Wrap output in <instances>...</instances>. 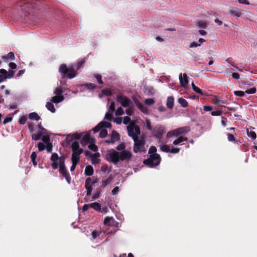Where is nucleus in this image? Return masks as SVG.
Segmentation results:
<instances>
[{
    "label": "nucleus",
    "instance_id": "37",
    "mask_svg": "<svg viewBox=\"0 0 257 257\" xmlns=\"http://www.w3.org/2000/svg\"><path fill=\"white\" fill-rule=\"evenodd\" d=\"M144 124L145 127L149 131H151L152 130V127L151 126V121L148 120L146 119L145 121L144 122Z\"/></svg>",
    "mask_w": 257,
    "mask_h": 257
},
{
    "label": "nucleus",
    "instance_id": "11",
    "mask_svg": "<svg viewBox=\"0 0 257 257\" xmlns=\"http://www.w3.org/2000/svg\"><path fill=\"white\" fill-rule=\"evenodd\" d=\"M15 72L13 70H9V73L8 72L4 69H0V82H3L7 78H11L14 75Z\"/></svg>",
    "mask_w": 257,
    "mask_h": 257
},
{
    "label": "nucleus",
    "instance_id": "30",
    "mask_svg": "<svg viewBox=\"0 0 257 257\" xmlns=\"http://www.w3.org/2000/svg\"><path fill=\"white\" fill-rule=\"evenodd\" d=\"M197 26L200 28L206 29L208 26V23L205 21H199L197 22Z\"/></svg>",
    "mask_w": 257,
    "mask_h": 257
},
{
    "label": "nucleus",
    "instance_id": "21",
    "mask_svg": "<svg viewBox=\"0 0 257 257\" xmlns=\"http://www.w3.org/2000/svg\"><path fill=\"white\" fill-rule=\"evenodd\" d=\"M93 172V168L91 166L88 165L86 167L84 171V174L86 176H92Z\"/></svg>",
    "mask_w": 257,
    "mask_h": 257
},
{
    "label": "nucleus",
    "instance_id": "53",
    "mask_svg": "<svg viewBox=\"0 0 257 257\" xmlns=\"http://www.w3.org/2000/svg\"><path fill=\"white\" fill-rule=\"evenodd\" d=\"M113 121L117 124H120L122 122V118L117 117L113 119Z\"/></svg>",
    "mask_w": 257,
    "mask_h": 257
},
{
    "label": "nucleus",
    "instance_id": "7",
    "mask_svg": "<svg viewBox=\"0 0 257 257\" xmlns=\"http://www.w3.org/2000/svg\"><path fill=\"white\" fill-rule=\"evenodd\" d=\"M134 141V152L135 153L146 152L145 137H141Z\"/></svg>",
    "mask_w": 257,
    "mask_h": 257
},
{
    "label": "nucleus",
    "instance_id": "58",
    "mask_svg": "<svg viewBox=\"0 0 257 257\" xmlns=\"http://www.w3.org/2000/svg\"><path fill=\"white\" fill-rule=\"evenodd\" d=\"M119 192V188L118 187H114L113 190L111 191V193L112 195H114L117 194Z\"/></svg>",
    "mask_w": 257,
    "mask_h": 257
},
{
    "label": "nucleus",
    "instance_id": "35",
    "mask_svg": "<svg viewBox=\"0 0 257 257\" xmlns=\"http://www.w3.org/2000/svg\"><path fill=\"white\" fill-rule=\"evenodd\" d=\"M31 134H32V139L34 140L38 141V140H39L41 138L42 135V131L41 130L40 133L36 134H33V133H31Z\"/></svg>",
    "mask_w": 257,
    "mask_h": 257
},
{
    "label": "nucleus",
    "instance_id": "59",
    "mask_svg": "<svg viewBox=\"0 0 257 257\" xmlns=\"http://www.w3.org/2000/svg\"><path fill=\"white\" fill-rule=\"evenodd\" d=\"M12 117H7L5 118L3 123L4 124H6V123L11 122L12 120Z\"/></svg>",
    "mask_w": 257,
    "mask_h": 257
},
{
    "label": "nucleus",
    "instance_id": "54",
    "mask_svg": "<svg viewBox=\"0 0 257 257\" xmlns=\"http://www.w3.org/2000/svg\"><path fill=\"white\" fill-rule=\"evenodd\" d=\"M227 139H228V141H229V142L235 141V138H234V137L233 136V135L230 134H228L227 135Z\"/></svg>",
    "mask_w": 257,
    "mask_h": 257
},
{
    "label": "nucleus",
    "instance_id": "62",
    "mask_svg": "<svg viewBox=\"0 0 257 257\" xmlns=\"http://www.w3.org/2000/svg\"><path fill=\"white\" fill-rule=\"evenodd\" d=\"M100 194V191H97L96 192H95L92 196V199L94 200L98 198L99 197Z\"/></svg>",
    "mask_w": 257,
    "mask_h": 257
},
{
    "label": "nucleus",
    "instance_id": "47",
    "mask_svg": "<svg viewBox=\"0 0 257 257\" xmlns=\"http://www.w3.org/2000/svg\"><path fill=\"white\" fill-rule=\"evenodd\" d=\"M223 112L221 110H216L212 111L211 114L212 116H219L222 114Z\"/></svg>",
    "mask_w": 257,
    "mask_h": 257
},
{
    "label": "nucleus",
    "instance_id": "51",
    "mask_svg": "<svg viewBox=\"0 0 257 257\" xmlns=\"http://www.w3.org/2000/svg\"><path fill=\"white\" fill-rule=\"evenodd\" d=\"M234 94L235 95L237 96H243L244 95V92L242 91H235L234 92Z\"/></svg>",
    "mask_w": 257,
    "mask_h": 257
},
{
    "label": "nucleus",
    "instance_id": "43",
    "mask_svg": "<svg viewBox=\"0 0 257 257\" xmlns=\"http://www.w3.org/2000/svg\"><path fill=\"white\" fill-rule=\"evenodd\" d=\"M62 92L63 91L61 87L56 88L54 91V93L56 95L55 96H60Z\"/></svg>",
    "mask_w": 257,
    "mask_h": 257
},
{
    "label": "nucleus",
    "instance_id": "14",
    "mask_svg": "<svg viewBox=\"0 0 257 257\" xmlns=\"http://www.w3.org/2000/svg\"><path fill=\"white\" fill-rule=\"evenodd\" d=\"M115 110V103L111 102L108 111L105 113L104 119L107 120H111L112 118V113Z\"/></svg>",
    "mask_w": 257,
    "mask_h": 257
},
{
    "label": "nucleus",
    "instance_id": "9",
    "mask_svg": "<svg viewBox=\"0 0 257 257\" xmlns=\"http://www.w3.org/2000/svg\"><path fill=\"white\" fill-rule=\"evenodd\" d=\"M129 136L132 138L134 141L139 139L140 135V130L139 127L135 124H131L127 126Z\"/></svg>",
    "mask_w": 257,
    "mask_h": 257
},
{
    "label": "nucleus",
    "instance_id": "19",
    "mask_svg": "<svg viewBox=\"0 0 257 257\" xmlns=\"http://www.w3.org/2000/svg\"><path fill=\"white\" fill-rule=\"evenodd\" d=\"M64 99V97L63 95L54 96L51 99V101L54 103H58L62 102Z\"/></svg>",
    "mask_w": 257,
    "mask_h": 257
},
{
    "label": "nucleus",
    "instance_id": "4",
    "mask_svg": "<svg viewBox=\"0 0 257 257\" xmlns=\"http://www.w3.org/2000/svg\"><path fill=\"white\" fill-rule=\"evenodd\" d=\"M84 63V60H81L77 63V69H75L74 66L71 65L68 67L65 64H62L60 66L59 71L63 74H67L69 79L74 78L77 74V70L81 68Z\"/></svg>",
    "mask_w": 257,
    "mask_h": 257
},
{
    "label": "nucleus",
    "instance_id": "42",
    "mask_svg": "<svg viewBox=\"0 0 257 257\" xmlns=\"http://www.w3.org/2000/svg\"><path fill=\"white\" fill-rule=\"evenodd\" d=\"M156 152H157L156 148L154 146L151 147L149 150V153L150 154V156H151L152 155L157 154L156 153Z\"/></svg>",
    "mask_w": 257,
    "mask_h": 257
},
{
    "label": "nucleus",
    "instance_id": "6",
    "mask_svg": "<svg viewBox=\"0 0 257 257\" xmlns=\"http://www.w3.org/2000/svg\"><path fill=\"white\" fill-rule=\"evenodd\" d=\"M190 129L189 126H184L179 127L172 131H169L166 135L167 138L172 137H178L182 135H184L190 132Z\"/></svg>",
    "mask_w": 257,
    "mask_h": 257
},
{
    "label": "nucleus",
    "instance_id": "61",
    "mask_svg": "<svg viewBox=\"0 0 257 257\" xmlns=\"http://www.w3.org/2000/svg\"><path fill=\"white\" fill-rule=\"evenodd\" d=\"M163 134H154V136L158 139L159 142H161V139L162 138V136Z\"/></svg>",
    "mask_w": 257,
    "mask_h": 257
},
{
    "label": "nucleus",
    "instance_id": "55",
    "mask_svg": "<svg viewBox=\"0 0 257 257\" xmlns=\"http://www.w3.org/2000/svg\"><path fill=\"white\" fill-rule=\"evenodd\" d=\"M133 109L131 106L128 107V108L126 110V113L130 116L133 114Z\"/></svg>",
    "mask_w": 257,
    "mask_h": 257
},
{
    "label": "nucleus",
    "instance_id": "23",
    "mask_svg": "<svg viewBox=\"0 0 257 257\" xmlns=\"http://www.w3.org/2000/svg\"><path fill=\"white\" fill-rule=\"evenodd\" d=\"M229 13L231 15H234L237 17H239L241 16V12L240 10L237 8H234L229 11Z\"/></svg>",
    "mask_w": 257,
    "mask_h": 257
},
{
    "label": "nucleus",
    "instance_id": "26",
    "mask_svg": "<svg viewBox=\"0 0 257 257\" xmlns=\"http://www.w3.org/2000/svg\"><path fill=\"white\" fill-rule=\"evenodd\" d=\"M159 146H160V149L162 151H163L164 152H166V153H170V146L163 144L160 145Z\"/></svg>",
    "mask_w": 257,
    "mask_h": 257
},
{
    "label": "nucleus",
    "instance_id": "63",
    "mask_svg": "<svg viewBox=\"0 0 257 257\" xmlns=\"http://www.w3.org/2000/svg\"><path fill=\"white\" fill-rule=\"evenodd\" d=\"M102 93L106 96L111 95L112 94L111 91L109 90H102Z\"/></svg>",
    "mask_w": 257,
    "mask_h": 257
},
{
    "label": "nucleus",
    "instance_id": "49",
    "mask_svg": "<svg viewBox=\"0 0 257 257\" xmlns=\"http://www.w3.org/2000/svg\"><path fill=\"white\" fill-rule=\"evenodd\" d=\"M180 151V149L178 148H172L170 149V153L172 154H177Z\"/></svg>",
    "mask_w": 257,
    "mask_h": 257
},
{
    "label": "nucleus",
    "instance_id": "24",
    "mask_svg": "<svg viewBox=\"0 0 257 257\" xmlns=\"http://www.w3.org/2000/svg\"><path fill=\"white\" fill-rule=\"evenodd\" d=\"M174 99L173 96H169L168 97L167 100L166 105L168 108L171 109L174 106Z\"/></svg>",
    "mask_w": 257,
    "mask_h": 257
},
{
    "label": "nucleus",
    "instance_id": "57",
    "mask_svg": "<svg viewBox=\"0 0 257 257\" xmlns=\"http://www.w3.org/2000/svg\"><path fill=\"white\" fill-rule=\"evenodd\" d=\"M95 77L97 79V82H98V83L99 84H103V82H102V81L101 80V75H95Z\"/></svg>",
    "mask_w": 257,
    "mask_h": 257
},
{
    "label": "nucleus",
    "instance_id": "50",
    "mask_svg": "<svg viewBox=\"0 0 257 257\" xmlns=\"http://www.w3.org/2000/svg\"><path fill=\"white\" fill-rule=\"evenodd\" d=\"M38 148L40 151H42L45 150L46 147L44 144L39 143L38 144Z\"/></svg>",
    "mask_w": 257,
    "mask_h": 257
},
{
    "label": "nucleus",
    "instance_id": "8",
    "mask_svg": "<svg viewBox=\"0 0 257 257\" xmlns=\"http://www.w3.org/2000/svg\"><path fill=\"white\" fill-rule=\"evenodd\" d=\"M161 161V157L159 154H154L150 158L144 161V163L149 167H154L158 166Z\"/></svg>",
    "mask_w": 257,
    "mask_h": 257
},
{
    "label": "nucleus",
    "instance_id": "52",
    "mask_svg": "<svg viewBox=\"0 0 257 257\" xmlns=\"http://www.w3.org/2000/svg\"><path fill=\"white\" fill-rule=\"evenodd\" d=\"M131 121V118L128 116H125L123 118V122L125 124H128Z\"/></svg>",
    "mask_w": 257,
    "mask_h": 257
},
{
    "label": "nucleus",
    "instance_id": "25",
    "mask_svg": "<svg viewBox=\"0 0 257 257\" xmlns=\"http://www.w3.org/2000/svg\"><path fill=\"white\" fill-rule=\"evenodd\" d=\"M52 101L47 102L46 107L51 112L54 113L56 111V109Z\"/></svg>",
    "mask_w": 257,
    "mask_h": 257
},
{
    "label": "nucleus",
    "instance_id": "2",
    "mask_svg": "<svg viewBox=\"0 0 257 257\" xmlns=\"http://www.w3.org/2000/svg\"><path fill=\"white\" fill-rule=\"evenodd\" d=\"M81 135L80 134H75L72 135V141H73L71 147L72 149V154L71 161L72 165L70 167V171L73 172L76 168V167L79 162L80 155L82 153V149L80 148L79 143L77 140H80Z\"/></svg>",
    "mask_w": 257,
    "mask_h": 257
},
{
    "label": "nucleus",
    "instance_id": "60",
    "mask_svg": "<svg viewBox=\"0 0 257 257\" xmlns=\"http://www.w3.org/2000/svg\"><path fill=\"white\" fill-rule=\"evenodd\" d=\"M46 149L48 152H51L52 150V145L51 143L46 144Z\"/></svg>",
    "mask_w": 257,
    "mask_h": 257
},
{
    "label": "nucleus",
    "instance_id": "16",
    "mask_svg": "<svg viewBox=\"0 0 257 257\" xmlns=\"http://www.w3.org/2000/svg\"><path fill=\"white\" fill-rule=\"evenodd\" d=\"M39 128L42 131V135L41 137V139L43 141L44 143H45L46 144L50 143V137L46 133V130L43 128L41 127L40 126H39Z\"/></svg>",
    "mask_w": 257,
    "mask_h": 257
},
{
    "label": "nucleus",
    "instance_id": "13",
    "mask_svg": "<svg viewBox=\"0 0 257 257\" xmlns=\"http://www.w3.org/2000/svg\"><path fill=\"white\" fill-rule=\"evenodd\" d=\"M102 233L101 231H98L96 230H93L91 232V237L90 240L92 242L98 243L101 240L100 235Z\"/></svg>",
    "mask_w": 257,
    "mask_h": 257
},
{
    "label": "nucleus",
    "instance_id": "41",
    "mask_svg": "<svg viewBox=\"0 0 257 257\" xmlns=\"http://www.w3.org/2000/svg\"><path fill=\"white\" fill-rule=\"evenodd\" d=\"M83 86L89 90L93 89L96 87V86L92 83L85 84Z\"/></svg>",
    "mask_w": 257,
    "mask_h": 257
},
{
    "label": "nucleus",
    "instance_id": "10",
    "mask_svg": "<svg viewBox=\"0 0 257 257\" xmlns=\"http://www.w3.org/2000/svg\"><path fill=\"white\" fill-rule=\"evenodd\" d=\"M116 100L124 107H129L133 104L132 101L128 98L121 94L117 95Z\"/></svg>",
    "mask_w": 257,
    "mask_h": 257
},
{
    "label": "nucleus",
    "instance_id": "28",
    "mask_svg": "<svg viewBox=\"0 0 257 257\" xmlns=\"http://www.w3.org/2000/svg\"><path fill=\"white\" fill-rule=\"evenodd\" d=\"M137 107L139 108V109L144 113H147L148 112V108L143 105L142 103L140 102H138L137 103Z\"/></svg>",
    "mask_w": 257,
    "mask_h": 257
},
{
    "label": "nucleus",
    "instance_id": "20",
    "mask_svg": "<svg viewBox=\"0 0 257 257\" xmlns=\"http://www.w3.org/2000/svg\"><path fill=\"white\" fill-rule=\"evenodd\" d=\"M205 42V40L203 38H200L198 40V42H193L190 43V48H195V47H198L200 46L204 42Z\"/></svg>",
    "mask_w": 257,
    "mask_h": 257
},
{
    "label": "nucleus",
    "instance_id": "45",
    "mask_svg": "<svg viewBox=\"0 0 257 257\" xmlns=\"http://www.w3.org/2000/svg\"><path fill=\"white\" fill-rule=\"evenodd\" d=\"M247 135L249 137L251 138L252 140H255L256 138V135L254 132L250 131L249 132H247Z\"/></svg>",
    "mask_w": 257,
    "mask_h": 257
},
{
    "label": "nucleus",
    "instance_id": "64",
    "mask_svg": "<svg viewBox=\"0 0 257 257\" xmlns=\"http://www.w3.org/2000/svg\"><path fill=\"white\" fill-rule=\"evenodd\" d=\"M34 127V124L33 123H28V127H29V129L30 132H31V133H33Z\"/></svg>",
    "mask_w": 257,
    "mask_h": 257
},
{
    "label": "nucleus",
    "instance_id": "22",
    "mask_svg": "<svg viewBox=\"0 0 257 257\" xmlns=\"http://www.w3.org/2000/svg\"><path fill=\"white\" fill-rule=\"evenodd\" d=\"M187 140V138L186 137L180 136L173 142V144L174 145H178L181 144L182 142L186 141Z\"/></svg>",
    "mask_w": 257,
    "mask_h": 257
},
{
    "label": "nucleus",
    "instance_id": "27",
    "mask_svg": "<svg viewBox=\"0 0 257 257\" xmlns=\"http://www.w3.org/2000/svg\"><path fill=\"white\" fill-rule=\"evenodd\" d=\"M114 222V219L112 217H106L104 220V224L105 225H111Z\"/></svg>",
    "mask_w": 257,
    "mask_h": 257
},
{
    "label": "nucleus",
    "instance_id": "34",
    "mask_svg": "<svg viewBox=\"0 0 257 257\" xmlns=\"http://www.w3.org/2000/svg\"><path fill=\"white\" fill-rule=\"evenodd\" d=\"M178 101L181 106L183 107H186L188 106V102L183 98H178Z\"/></svg>",
    "mask_w": 257,
    "mask_h": 257
},
{
    "label": "nucleus",
    "instance_id": "5",
    "mask_svg": "<svg viewBox=\"0 0 257 257\" xmlns=\"http://www.w3.org/2000/svg\"><path fill=\"white\" fill-rule=\"evenodd\" d=\"M111 126L109 122L102 121L93 129V131L94 133L100 131L99 137L104 138L107 136V132L105 128H110Z\"/></svg>",
    "mask_w": 257,
    "mask_h": 257
},
{
    "label": "nucleus",
    "instance_id": "3",
    "mask_svg": "<svg viewBox=\"0 0 257 257\" xmlns=\"http://www.w3.org/2000/svg\"><path fill=\"white\" fill-rule=\"evenodd\" d=\"M50 160L52 169H56L59 168L60 173L63 175L68 183L70 184L71 177L66 170L65 158L63 157H59L56 153H53L51 156Z\"/></svg>",
    "mask_w": 257,
    "mask_h": 257
},
{
    "label": "nucleus",
    "instance_id": "44",
    "mask_svg": "<svg viewBox=\"0 0 257 257\" xmlns=\"http://www.w3.org/2000/svg\"><path fill=\"white\" fill-rule=\"evenodd\" d=\"M26 121H27V117L26 116H24V115L21 116L19 118V122L21 124H25Z\"/></svg>",
    "mask_w": 257,
    "mask_h": 257
},
{
    "label": "nucleus",
    "instance_id": "56",
    "mask_svg": "<svg viewBox=\"0 0 257 257\" xmlns=\"http://www.w3.org/2000/svg\"><path fill=\"white\" fill-rule=\"evenodd\" d=\"M193 90L197 93H199L201 95H204L203 91L197 86H196V87H195Z\"/></svg>",
    "mask_w": 257,
    "mask_h": 257
},
{
    "label": "nucleus",
    "instance_id": "40",
    "mask_svg": "<svg viewBox=\"0 0 257 257\" xmlns=\"http://www.w3.org/2000/svg\"><path fill=\"white\" fill-rule=\"evenodd\" d=\"M111 179L110 178H108L107 179H106V180H103L102 181V185H101V186L102 187H105V186H106L108 184H110L111 182Z\"/></svg>",
    "mask_w": 257,
    "mask_h": 257
},
{
    "label": "nucleus",
    "instance_id": "31",
    "mask_svg": "<svg viewBox=\"0 0 257 257\" xmlns=\"http://www.w3.org/2000/svg\"><path fill=\"white\" fill-rule=\"evenodd\" d=\"M93 185V182H92V179L90 178H87L85 181V188H92Z\"/></svg>",
    "mask_w": 257,
    "mask_h": 257
},
{
    "label": "nucleus",
    "instance_id": "32",
    "mask_svg": "<svg viewBox=\"0 0 257 257\" xmlns=\"http://www.w3.org/2000/svg\"><path fill=\"white\" fill-rule=\"evenodd\" d=\"M90 207L93 208L96 211H101L100 204L97 202H94L90 204Z\"/></svg>",
    "mask_w": 257,
    "mask_h": 257
},
{
    "label": "nucleus",
    "instance_id": "29",
    "mask_svg": "<svg viewBox=\"0 0 257 257\" xmlns=\"http://www.w3.org/2000/svg\"><path fill=\"white\" fill-rule=\"evenodd\" d=\"M29 117L31 119L35 120L37 121L40 119V116L36 112L30 113L29 115Z\"/></svg>",
    "mask_w": 257,
    "mask_h": 257
},
{
    "label": "nucleus",
    "instance_id": "38",
    "mask_svg": "<svg viewBox=\"0 0 257 257\" xmlns=\"http://www.w3.org/2000/svg\"><path fill=\"white\" fill-rule=\"evenodd\" d=\"M88 148H89L90 150H92V151H94V152L97 151V150H98V148H97V146H96V145H95L94 144V142H93V140H92V141H91V142H90V144L89 145V146H88Z\"/></svg>",
    "mask_w": 257,
    "mask_h": 257
},
{
    "label": "nucleus",
    "instance_id": "39",
    "mask_svg": "<svg viewBox=\"0 0 257 257\" xmlns=\"http://www.w3.org/2000/svg\"><path fill=\"white\" fill-rule=\"evenodd\" d=\"M124 113V110L121 107H119L117 108L115 112V114L116 116H119L123 114Z\"/></svg>",
    "mask_w": 257,
    "mask_h": 257
},
{
    "label": "nucleus",
    "instance_id": "12",
    "mask_svg": "<svg viewBox=\"0 0 257 257\" xmlns=\"http://www.w3.org/2000/svg\"><path fill=\"white\" fill-rule=\"evenodd\" d=\"M108 137H111V141L105 140L104 141V143L107 144H113L116 142L118 141L120 139V136L119 134L115 131H112L111 134L109 135Z\"/></svg>",
    "mask_w": 257,
    "mask_h": 257
},
{
    "label": "nucleus",
    "instance_id": "15",
    "mask_svg": "<svg viewBox=\"0 0 257 257\" xmlns=\"http://www.w3.org/2000/svg\"><path fill=\"white\" fill-rule=\"evenodd\" d=\"M179 79L181 86L184 88H187L188 83V80L186 74L184 73L182 74V73H180L179 74Z\"/></svg>",
    "mask_w": 257,
    "mask_h": 257
},
{
    "label": "nucleus",
    "instance_id": "17",
    "mask_svg": "<svg viewBox=\"0 0 257 257\" xmlns=\"http://www.w3.org/2000/svg\"><path fill=\"white\" fill-rule=\"evenodd\" d=\"M165 127L163 125L158 124L155 126L153 133L154 134H163L165 132Z\"/></svg>",
    "mask_w": 257,
    "mask_h": 257
},
{
    "label": "nucleus",
    "instance_id": "36",
    "mask_svg": "<svg viewBox=\"0 0 257 257\" xmlns=\"http://www.w3.org/2000/svg\"><path fill=\"white\" fill-rule=\"evenodd\" d=\"M213 103L215 105H219L220 104H228V102L225 100H221L217 98V97H215L213 99Z\"/></svg>",
    "mask_w": 257,
    "mask_h": 257
},
{
    "label": "nucleus",
    "instance_id": "18",
    "mask_svg": "<svg viewBox=\"0 0 257 257\" xmlns=\"http://www.w3.org/2000/svg\"><path fill=\"white\" fill-rule=\"evenodd\" d=\"M100 154L99 153H96L91 156V163L95 165L99 163Z\"/></svg>",
    "mask_w": 257,
    "mask_h": 257
},
{
    "label": "nucleus",
    "instance_id": "48",
    "mask_svg": "<svg viewBox=\"0 0 257 257\" xmlns=\"http://www.w3.org/2000/svg\"><path fill=\"white\" fill-rule=\"evenodd\" d=\"M256 92V89L255 88H251L250 89L245 90V92L247 94H254Z\"/></svg>",
    "mask_w": 257,
    "mask_h": 257
},
{
    "label": "nucleus",
    "instance_id": "1",
    "mask_svg": "<svg viewBox=\"0 0 257 257\" xmlns=\"http://www.w3.org/2000/svg\"><path fill=\"white\" fill-rule=\"evenodd\" d=\"M126 146L124 143L119 144L116 150L110 149L107 151L105 155V159L114 165L120 162L128 161L132 157L131 151L125 149Z\"/></svg>",
    "mask_w": 257,
    "mask_h": 257
},
{
    "label": "nucleus",
    "instance_id": "33",
    "mask_svg": "<svg viewBox=\"0 0 257 257\" xmlns=\"http://www.w3.org/2000/svg\"><path fill=\"white\" fill-rule=\"evenodd\" d=\"M3 59L8 60L9 59L13 60L15 59V55L13 52L9 53L7 55L3 56Z\"/></svg>",
    "mask_w": 257,
    "mask_h": 257
},
{
    "label": "nucleus",
    "instance_id": "46",
    "mask_svg": "<svg viewBox=\"0 0 257 257\" xmlns=\"http://www.w3.org/2000/svg\"><path fill=\"white\" fill-rule=\"evenodd\" d=\"M145 103L147 105H151L154 104V100L153 98H147L145 99Z\"/></svg>",
    "mask_w": 257,
    "mask_h": 257
}]
</instances>
